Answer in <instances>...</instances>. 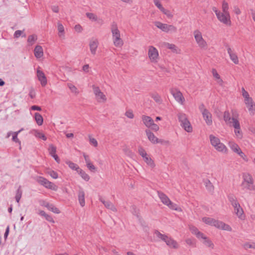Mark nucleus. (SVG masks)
Returning a JSON list of instances; mask_svg holds the SVG:
<instances>
[{"label":"nucleus","mask_w":255,"mask_h":255,"mask_svg":"<svg viewBox=\"0 0 255 255\" xmlns=\"http://www.w3.org/2000/svg\"><path fill=\"white\" fill-rule=\"evenodd\" d=\"M238 117L239 115L237 113H233L232 120L227 123V125L230 127L234 128L236 137L238 139H242L243 138V132L241 130Z\"/></svg>","instance_id":"obj_1"},{"label":"nucleus","mask_w":255,"mask_h":255,"mask_svg":"<svg viewBox=\"0 0 255 255\" xmlns=\"http://www.w3.org/2000/svg\"><path fill=\"white\" fill-rule=\"evenodd\" d=\"M202 220L206 224L214 226L218 229L229 232L232 231V228L229 225L213 218L210 217H203Z\"/></svg>","instance_id":"obj_2"},{"label":"nucleus","mask_w":255,"mask_h":255,"mask_svg":"<svg viewBox=\"0 0 255 255\" xmlns=\"http://www.w3.org/2000/svg\"><path fill=\"white\" fill-rule=\"evenodd\" d=\"M241 186L243 190L245 191H255L254 179L250 174L243 173Z\"/></svg>","instance_id":"obj_3"},{"label":"nucleus","mask_w":255,"mask_h":255,"mask_svg":"<svg viewBox=\"0 0 255 255\" xmlns=\"http://www.w3.org/2000/svg\"><path fill=\"white\" fill-rule=\"evenodd\" d=\"M242 93L244 98V103L248 109L250 114L254 115L255 112V103L253 99L250 96L249 93L246 91L244 88H242Z\"/></svg>","instance_id":"obj_4"},{"label":"nucleus","mask_w":255,"mask_h":255,"mask_svg":"<svg viewBox=\"0 0 255 255\" xmlns=\"http://www.w3.org/2000/svg\"><path fill=\"white\" fill-rule=\"evenodd\" d=\"M209 139L211 145L219 152L226 153L228 149L227 147L222 143L220 139L213 134L209 135Z\"/></svg>","instance_id":"obj_5"},{"label":"nucleus","mask_w":255,"mask_h":255,"mask_svg":"<svg viewBox=\"0 0 255 255\" xmlns=\"http://www.w3.org/2000/svg\"><path fill=\"white\" fill-rule=\"evenodd\" d=\"M177 117L182 128L188 132H192L193 130L192 127L187 116L184 113H180L177 115Z\"/></svg>","instance_id":"obj_6"},{"label":"nucleus","mask_w":255,"mask_h":255,"mask_svg":"<svg viewBox=\"0 0 255 255\" xmlns=\"http://www.w3.org/2000/svg\"><path fill=\"white\" fill-rule=\"evenodd\" d=\"M193 35L198 46L202 49H206L208 48V44L203 38L201 32L199 30H195L193 32Z\"/></svg>","instance_id":"obj_7"},{"label":"nucleus","mask_w":255,"mask_h":255,"mask_svg":"<svg viewBox=\"0 0 255 255\" xmlns=\"http://www.w3.org/2000/svg\"><path fill=\"white\" fill-rule=\"evenodd\" d=\"M157 194L163 204L167 206L172 210H177V205L171 202L166 195L160 191H157Z\"/></svg>","instance_id":"obj_8"},{"label":"nucleus","mask_w":255,"mask_h":255,"mask_svg":"<svg viewBox=\"0 0 255 255\" xmlns=\"http://www.w3.org/2000/svg\"><path fill=\"white\" fill-rule=\"evenodd\" d=\"M36 181L41 185L43 186L47 189L56 191L58 189L57 186L54 183L48 181L45 178L42 176H37L35 179Z\"/></svg>","instance_id":"obj_9"},{"label":"nucleus","mask_w":255,"mask_h":255,"mask_svg":"<svg viewBox=\"0 0 255 255\" xmlns=\"http://www.w3.org/2000/svg\"><path fill=\"white\" fill-rule=\"evenodd\" d=\"M155 25L162 31L166 33H175L177 32V28L173 25H168L159 21H155Z\"/></svg>","instance_id":"obj_10"},{"label":"nucleus","mask_w":255,"mask_h":255,"mask_svg":"<svg viewBox=\"0 0 255 255\" xmlns=\"http://www.w3.org/2000/svg\"><path fill=\"white\" fill-rule=\"evenodd\" d=\"M94 94L96 100L99 103H105L107 101L106 95L101 91L99 87L92 86Z\"/></svg>","instance_id":"obj_11"},{"label":"nucleus","mask_w":255,"mask_h":255,"mask_svg":"<svg viewBox=\"0 0 255 255\" xmlns=\"http://www.w3.org/2000/svg\"><path fill=\"white\" fill-rule=\"evenodd\" d=\"M218 19L222 23L227 25H231V20L230 13L220 12L217 15Z\"/></svg>","instance_id":"obj_12"},{"label":"nucleus","mask_w":255,"mask_h":255,"mask_svg":"<svg viewBox=\"0 0 255 255\" xmlns=\"http://www.w3.org/2000/svg\"><path fill=\"white\" fill-rule=\"evenodd\" d=\"M171 94L173 96L175 100L179 104L183 105L185 99L182 93L177 89L172 88L170 90Z\"/></svg>","instance_id":"obj_13"},{"label":"nucleus","mask_w":255,"mask_h":255,"mask_svg":"<svg viewBox=\"0 0 255 255\" xmlns=\"http://www.w3.org/2000/svg\"><path fill=\"white\" fill-rule=\"evenodd\" d=\"M148 56L152 62H156L159 56L158 50L153 46H149Z\"/></svg>","instance_id":"obj_14"},{"label":"nucleus","mask_w":255,"mask_h":255,"mask_svg":"<svg viewBox=\"0 0 255 255\" xmlns=\"http://www.w3.org/2000/svg\"><path fill=\"white\" fill-rule=\"evenodd\" d=\"M146 134L148 137V139L153 144H156L160 143L161 144L166 143L167 141H164L162 139H158L155 135L151 132L149 129L145 130Z\"/></svg>","instance_id":"obj_15"},{"label":"nucleus","mask_w":255,"mask_h":255,"mask_svg":"<svg viewBox=\"0 0 255 255\" xmlns=\"http://www.w3.org/2000/svg\"><path fill=\"white\" fill-rule=\"evenodd\" d=\"M37 76L41 86L42 87H45L47 85V80L44 73L43 71L40 70L39 67L37 69Z\"/></svg>","instance_id":"obj_16"},{"label":"nucleus","mask_w":255,"mask_h":255,"mask_svg":"<svg viewBox=\"0 0 255 255\" xmlns=\"http://www.w3.org/2000/svg\"><path fill=\"white\" fill-rule=\"evenodd\" d=\"M227 50L229 55L230 58L235 64H238L239 61L236 53L230 46H227Z\"/></svg>","instance_id":"obj_17"},{"label":"nucleus","mask_w":255,"mask_h":255,"mask_svg":"<svg viewBox=\"0 0 255 255\" xmlns=\"http://www.w3.org/2000/svg\"><path fill=\"white\" fill-rule=\"evenodd\" d=\"M99 45V42L97 39L93 38L89 42V47L92 55H95Z\"/></svg>","instance_id":"obj_18"},{"label":"nucleus","mask_w":255,"mask_h":255,"mask_svg":"<svg viewBox=\"0 0 255 255\" xmlns=\"http://www.w3.org/2000/svg\"><path fill=\"white\" fill-rule=\"evenodd\" d=\"M85 194L83 189L80 187L78 191V199L80 206L82 207L85 205Z\"/></svg>","instance_id":"obj_19"},{"label":"nucleus","mask_w":255,"mask_h":255,"mask_svg":"<svg viewBox=\"0 0 255 255\" xmlns=\"http://www.w3.org/2000/svg\"><path fill=\"white\" fill-rule=\"evenodd\" d=\"M111 30L112 34V38L121 35L120 31L118 29V25L116 22H113L111 23Z\"/></svg>","instance_id":"obj_20"},{"label":"nucleus","mask_w":255,"mask_h":255,"mask_svg":"<svg viewBox=\"0 0 255 255\" xmlns=\"http://www.w3.org/2000/svg\"><path fill=\"white\" fill-rule=\"evenodd\" d=\"M202 116L207 125L211 126L212 125V116L211 113L209 111H207V112L203 113Z\"/></svg>","instance_id":"obj_21"},{"label":"nucleus","mask_w":255,"mask_h":255,"mask_svg":"<svg viewBox=\"0 0 255 255\" xmlns=\"http://www.w3.org/2000/svg\"><path fill=\"white\" fill-rule=\"evenodd\" d=\"M99 200L104 205V206L108 209L113 212H116L117 209L115 206L109 201H105L103 198L100 197Z\"/></svg>","instance_id":"obj_22"},{"label":"nucleus","mask_w":255,"mask_h":255,"mask_svg":"<svg viewBox=\"0 0 255 255\" xmlns=\"http://www.w3.org/2000/svg\"><path fill=\"white\" fill-rule=\"evenodd\" d=\"M164 242L170 248L177 249L178 248L177 242L170 237H167Z\"/></svg>","instance_id":"obj_23"},{"label":"nucleus","mask_w":255,"mask_h":255,"mask_svg":"<svg viewBox=\"0 0 255 255\" xmlns=\"http://www.w3.org/2000/svg\"><path fill=\"white\" fill-rule=\"evenodd\" d=\"M237 207H234V211L236 215L241 220H244L245 218L243 208L240 205L237 206Z\"/></svg>","instance_id":"obj_24"},{"label":"nucleus","mask_w":255,"mask_h":255,"mask_svg":"<svg viewBox=\"0 0 255 255\" xmlns=\"http://www.w3.org/2000/svg\"><path fill=\"white\" fill-rule=\"evenodd\" d=\"M141 118L143 124L147 128H150L151 125L154 122L152 118L149 116L143 115Z\"/></svg>","instance_id":"obj_25"},{"label":"nucleus","mask_w":255,"mask_h":255,"mask_svg":"<svg viewBox=\"0 0 255 255\" xmlns=\"http://www.w3.org/2000/svg\"><path fill=\"white\" fill-rule=\"evenodd\" d=\"M35 56L37 58H40L43 56V50L42 47L40 45H37L34 50Z\"/></svg>","instance_id":"obj_26"},{"label":"nucleus","mask_w":255,"mask_h":255,"mask_svg":"<svg viewBox=\"0 0 255 255\" xmlns=\"http://www.w3.org/2000/svg\"><path fill=\"white\" fill-rule=\"evenodd\" d=\"M200 239L204 240L203 243L205 246L211 248V249H214V245L213 242L204 234L203 235V237H200Z\"/></svg>","instance_id":"obj_27"},{"label":"nucleus","mask_w":255,"mask_h":255,"mask_svg":"<svg viewBox=\"0 0 255 255\" xmlns=\"http://www.w3.org/2000/svg\"><path fill=\"white\" fill-rule=\"evenodd\" d=\"M43 205L54 213L59 214L60 213V210L52 204L45 203Z\"/></svg>","instance_id":"obj_28"},{"label":"nucleus","mask_w":255,"mask_h":255,"mask_svg":"<svg viewBox=\"0 0 255 255\" xmlns=\"http://www.w3.org/2000/svg\"><path fill=\"white\" fill-rule=\"evenodd\" d=\"M30 133L33 134L36 137L41 138L44 141L47 139V137L45 135L37 130H32L30 131Z\"/></svg>","instance_id":"obj_29"},{"label":"nucleus","mask_w":255,"mask_h":255,"mask_svg":"<svg viewBox=\"0 0 255 255\" xmlns=\"http://www.w3.org/2000/svg\"><path fill=\"white\" fill-rule=\"evenodd\" d=\"M229 145L231 149L235 153L238 154L242 150L239 146L233 141H231L229 143Z\"/></svg>","instance_id":"obj_30"},{"label":"nucleus","mask_w":255,"mask_h":255,"mask_svg":"<svg viewBox=\"0 0 255 255\" xmlns=\"http://www.w3.org/2000/svg\"><path fill=\"white\" fill-rule=\"evenodd\" d=\"M190 230L192 234L195 235L197 238L200 239V237H203V234L200 232L196 227L191 226L190 227Z\"/></svg>","instance_id":"obj_31"},{"label":"nucleus","mask_w":255,"mask_h":255,"mask_svg":"<svg viewBox=\"0 0 255 255\" xmlns=\"http://www.w3.org/2000/svg\"><path fill=\"white\" fill-rule=\"evenodd\" d=\"M113 41L114 45L118 47H122L124 44L123 41L121 38V35L113 38Z\"/></svg>","instance_id":"obj_32"},{"label":"nucleus","mask_w":255,"mask_h":255,"mask_svg":"<svg viewBox=\"0 0 255 255\" xmlns=\"http://www.w3.org/2000/svg\"><path fill=\"white\" fill-rule=\"evenodd\" d=\"M66 163L68 165L70 169L73 170H76L77 172H78L79 170L80 169V168L77 164L71 161L67 160L66 161Z\"/></svg>","instance_id":"obj_33"},{"label":"nucleus","mask_w":255,"mask_h":255,"mask_svg":"<svg viewBox=\"0 0 255 255\" xmlns=\"http://www.w3.org/2000/svg\"><path fill=\"white\" fill-rule=\"evenodd\" d=\"M35 120L38 126H41L43 123V119L42 116L38 113L34 114Z\"/></svg>","instance_id":"obj_34"},{"label":"nucleus","mask_w":255,"mask_h":255,"mask_svg":"<svg viewBox=\"0 0 255 255\" xmlns=\"http://www.w3.org/2000/svg\"><path fill=\"white\" fill-rule=\"evenodd\" d=\"M39 214L41 216L45 217V219L48 221V222H51L54 223V221L52 217L49 215L47 214L44 211H40L39 212Z\"/></svg>","instance_id":"obj_35"},{"label":"nucleus","mask_w":255,"mask_h":255,"mask_svg":"<svg viewBox=\"0 0 255 255\" xmlns=\"http://www.w3.org/2000/svg\"><path fill=\"white\" fill-rule=\"evenodd\" d=\"M86 181H88L90 180V176L88 174H87L84 170L80 168L77 172Z\"/></svg>","instance_id":"obj_36"},{"label":"nucleus","mask_w":255,"mask_h":255,"mask_svg":"<svg viewBox=\"0 0 255 255\" xmlns=\"http://www.w3.org/2000/svg\"><path fill=\"white\" fill-rule=\"evenodd\" d=\"M165 46L167 48L171 50L173 52H175L176 53H179V49L175 44L166 43L165 44Z\"/></svg>","instance_id":"obj_37"},{"label":"nucleus","mask_w":255,"mask_h":255,"mask_svg":"<svg viewBox=\"0 0 255 255\" xmlns=\"http://www.w3.org/2000/svg\"><path fill=\"white\" fill-rule=\"evenodd\" d=\"M223 119L226 125L232 120V117L229 111H225L224 112Z\"/></svg>","instance_id":"obj_38"},{"label":"nucleus","mask_w":255,"mask_h":255,"mask_svg":"<svg viewBox=\"0 0 255 255\" xmlns=\"http://www.w3.org/2000/svg\"><path fill=\"white\" fill-rule=\"evenodd\" d=\"M143 160L146 163V164L150 167L153 168L155 166V164L154 163L153 160L149 155L143 158Z\"/></svg>","instance_id":"obj_39"},{"label":"nucleus","mask_w":255,"mask_h":255,"mask_svg":"<svg viewBox=\"0 0 255 255\" xmlns=\"http://www.w3.org/2000/svg\"><path fill=\"white\" fill-rule=\"evenodd\" d=\"M22 191L21 189V186H19L17 190H16L15 199L17 203H19L22 196Z\"/></svg>","instance_id":"obj_40"},{"label":"nucleus","mask_w":255,"mask_h":255,"mask_svg":"<svg viewBox=\"0 0 255 255\" xmlns=\"http://www.w3.org/2000/svg\"><path fill=\"white\" fill-rule=\"evenodd\" d=\"M228 3L225 0H223L222 4V10L223 12L229 13Z\"/></svg>","instance_id":"obj_41"},{"label":"nucleus","mask_w":255,"mask_h":255,"mask_svg":"<svg viewBox=\"0 0 255 255\" xmlns=\"http://www.w3.org/2000/svg\"><path fill=\"white\" fill-rule=\"evenodd\" d=\"M154 234L156 235V236L157 238L161 239L162 241H163L164 242H165V241L166 240V239H167V238L168 237L165 234H162L157 230H155L154 231Z\"/></svg>","instance_id":"obj_42"},{"label":"nucleus","mask_w":255,"mask_h":255,"mask_svg":"<svg viewBox=\"0 0 255 255\" xmlns=\"http://www.w3.org/2000/svg\"><path fill=\"white\" fill-rule=\"evenodd\" d=\"M150 96L152 98L154 99V100L158 103H161L162 102V100L161 99L160 96L157 93H152L150 95Z\"/></svg>","instance_id":"obj_43"},{"label":"nucleus","mask_w":255,"mask_h":255,"mask_svg":"<svg viewBox=\"0 0 255 255\" xmlns=\"http://www.w3.org/2000/svg\"><path fill=\"white\" fill-rule=\"evenodd\" d=\"M67 86L71 91V92L77 95L79 94V91L77 88L71 83H68Z\"/></svg>","instance_id":"obj_44"},{"label":"nucleus","mask_w":255,"mask_h":255,"mask_svg":"<svg viewBox=\"0 0 255 255\" xmlns=\"http://www.w3.org/2000/svg\"><path fill=\"white\" fill-rule=\"evenodd\" d=\"M48 152L49 154L52 156L56 154V147L53 144H50L48 148Z\"/></svg>","instance_id":"obj_45"},{"label":"nucleus","mask_w":255,"mask_h":255,"mask_svg":"<svg viewBox=\"0 0 255 255\" xmlns=\"http://www.w3.org/2000/svg\"><path fill=\"white\" fill-rule=\"evenodd\" d=\"M57 28L59 32V36L64 35V27L61 23H58Z\"/></svg>","instance_id":"obj_46"},{"label":"nucleus","mask_w":255,"mask_h":255,"mask_svg":"<svg viewBox=\"0 0 255 255\" xmlns=\"http://www.w3.org/2000/svg\"><path fill=\"white\" fill-rule=\"evenodd\" d=\"M86 15L88 18L93 21H96L98 20L97 16L93 13L87 12Z\"/></svg>","instance_id":"obj_47"},{"label":"nucleus","mask_w":255,"mask_h":255,"mask_svg":"<svg viewBox=\"0 0 255 255\" xmlns=\"http://www.w3.org/2000/svg\"><path fill=\"white\" fill-rule=\"evenodd\" d=\"M138 151L139 154H140V155H141L142 156L143 159L148 156L145 150L141 146H139L138 147Z\"/></svg>","instance_id":"obj_48"},{"label":"nucleus","mask_w":255,"mask_h":255,"mask_svg":"<svg viewBox=\"0 0 255 255\" xmlns=\"http://www.w3.org/2000/svg\"><path fill=\"white\" fill-rule=\"evenodd\" d=\"M123 150L124 152L128 156H131L132 155V152L131 150L126 145L123 146Z\"/></svg>","instance_id":"obj_49"},{"label":"nucleus","mask_w":255,"mask_h":255,"mask_svg":"<svg viewBox=\"0 0 255 255\" xmlns=\"http://www.w3.org/2000/svg\"><path fill=\"white\" fill-rule=\"evenodd\" d=\"M205 184L206 187H207V188L208 190H209L210 191L213 190L214 187L210 180H206V181L205 182Z\"/></svg>","instance_id":"obj_50"},{"label":"nucleus","mask_w":255,"mask_h":255,"mask_svg":"<svg viewBox=\"0 0 255 255\" xmlns=\"http://www.w3.org/2000/svg\"><path fill=\"white\" fill-rule=\"evenodd\" d=\"M89 137L90 143L94 147H97L98 146V142L97 140L91 136H89Z\"/></svg>","instance_id":"obj_51"},{"label":"nucleus","mask_w":255,"mask_h":255,"mask_svg":"<svg viewBox=\"0 0 255 255\" xmlns=\"http://www.w3.org/2000/svg\"><path fill=\"white\" fill-rule=\"evenodd\" d=\"M125 116L128 118L132 119L134 118V114L131 110H128L125 113Z\"/></svg>","instance_id":"obj_52"},{"label":"nucleus","mask_w":255,"mask_h":255,"mask_svg":"<svg viewBox=\"0 0 255 255\" xmlns=\"http://www.w3.org/2000/svg\"><path fill=\"white\" fill-rule=\"evenodd\" d=\"M37 39V37L35 35H31L28 37L27 42L30 43H33Z\"/></svg>","instance_id":"obj_53"},{"label":"nucleus","mask_w":255,"mask_h":255,"mask_svg":"<svg viewBox=\"0 0 255 255\" xmlns=\"http://www.w3.org/2000/svg\"><path fill=\"white\" fill-rule=\"evenodd\" d=\"M185 242L187 243V244H188L189 246H191L193 247H195L196 246V243L195 241L193 240L190 238L187 239L185 240Z\"/></svg>","instance_id":"obj_54"},{"label":"nucleus","mask_w":255,"mask_h":255,"mask_svg":"<svg viewBox=\"0 0 255 255\" xmlns=\"http://www.w3.org/2000/svg\"><path fill=\"white\" fill-rule=\"evenodd\" d=\"M18 134H17V132H14L12 133V140L15 142H17L19 144H20L21 142L19 139L17 138V135Z\"/></svg>","instance_id":"obj_55"},{"label":"nucleus","mask_w":255,"mask_h":255,"mask_svg":"<svg viewBox=\"0 0 255 255\" xmlns=\"http://www.w3.org/2000/svg\"><path fill=\"white\" fill-rule=\"evenodd\" d=\"M48 174L54 179H57L58 177V173L53 170L49 171Z\"/></svg>","instance_id":"obj_56"},{"label":"nucleus","mask_w":255,"mask_h":255,"mask_svg":"<svg viewBox=\"0 0 255 255\" xmlns=\"http://www.w3.org/2000/svg\"><path fill=\"white\" fill-rule=\"evenodd\" d=\"M244 248L246 250L251 248L255 249V244H250L249 243H246L244 245Z\"/></svg>","instance_id":"obj_57"},{"label":"nucleus","mask_w":255,"mask_h":255,"mask_svg":"<svg viewBox=\"0 0 255 255\" xmlns=\"http://www.w3.org/2000/svg\"><path fill=\"white\" fill-rule=\"evenodd\" d=\"M228 198L231 204L237 200V198L233 194L229 195Z\"/></svg>","instance_id":"obj_58"},{"label":"nucleus","mask_w":255,"mask_h":255,"mask_svg":"<svg viewBox=\"0 0 255 255\" xmlns=\"http://www.w3.org/2000/svg\"><path fill=\"white\" fill-rule=\"evenodd\" d=\"M74 29L77 32H81L83 30V28L80 24H76L74 27Z\"/></svg>","instance_id":"obj_59"},{"label":"nucleus","mask_w":255,"mask_h":255,"mask_svg":"<svg viewBox=\"0 0 255 255\" xmlns=\"http://www.w3.org/2000/svg\"><path fill=\"white\" fill-rule=\"evenodd\" d=\"M199 109L200 111L201 112L202 114L205 113V112L208 111L206 108H205V106L203 104H202L199 106Z\"/></svg>","instance_id":"obj_60"},{"label":"nucleus","mask_w":255,"mask_h":255,"mask_svg":"<svg viewBox=\"0 0 255 255\" xmlns=\"http://www.w3.org/2000/svg\"><path fill=\"white\" fill-rule=\"evenodd\" d=\"M86 165L89 169L91 171H94L96 169L95 166L91 162L86 164Z\"/></svg>","instance_id":"obj_61"},{"label":"nucleus","mask_w":255,"mask_h":255,"mask_svg":"<svg viewBox=\"0 0 255 255\" xmlns=\"http://www.w3.org/2000/svg\"><path fill=\"white\" fill-rule=\"evenodd\" d=\"M150 128L152 130L155 131H158L159 129L158 126L154 124V122L152 123V125H151Z\"/></svg>","instance_id":"obj_62"},{"label":"nucleus","mask_w":255,"mask_h":255,"mask_svg":"<svg viewBox=\"0 0 255 255\" xmlns=\"http://www.w3.org/2000/svg\"><path fill=\"white\" fill-rule=\"evenodd\" d=\"M212 74L214 78H216L217 80L218 79H220V76L215 69H214L212 70Z\"/></svg>","instance_id":"obj_63"},{"label":"nucleus","mask_w":255,"mask_h":255,"mask_svg":"<svg viewBox=\"0 0 255 255\" xmlns=\"http://www.w3.org/2000/svg\"><path fill=\"white\" fill-rule=\"evenodd\" d=\"M234 11L237 15H239L241 13V10L237 5L234 6Z\"/></svg>","instance_id":"obj_64"}]
</instances>
